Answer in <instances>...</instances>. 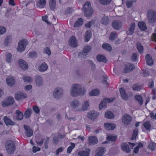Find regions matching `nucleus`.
I'll return each mask as SVG.
<instances>
[{
    "instance_id": "1",
    "label": "nucleus",
    "mask_w": 156,
    "mask_h": 156,
    "mask_svg": "<svg viewBox=\"0 0 156 156\" xmlns=\"http://www.w3.org/2000/svg\"><path fill=\"white\" fill-rule=\"evenodd\" d=\"M86 93V90L79 84L75 83L73 84L70 90V95L74 98L79 96H83Z\"/></svg>"
},
{
    "instance_id": "2",
    "label": "nucleus",
    "mask_w": 156,
    "mask_h": 156,
    "mask_svg": "<svg viewBox=\"0 0 156 156\" xmlns=\"http://www.w3.org/2000/svg\"><path fill=\"white\" fill-rule=\"evenodd\" d=\"M82 9L84 16L87 17H90L94 13L90 3L89 2H87L85 3Z\"/></svg>"
},
{
    "instance_id": "3",
    "label": "nucleus",
    "mask_w": 156,
    "mask_h": 156,
    "mask_svg": "<svg viewBox=\"0 0 156 156\" xmlns=\"http://www.w3.org/2000/svg\"><path fill=\"white\" fill-rule=\"evenodd\" d=\"M64 94L63 89L61 87H57L55 88L53 92V96L54 98L59 99L62 98Z\"/></svg>"
},
{
    "instance_id": "4",
    "label": "nucleus",
    "mask_w": 156,
    "mask_h": 156,
    "mask_svg": "<svg viewBox=\"0 0 156 156\" xmlns=\"http://www.w3.org/2000/svg\"><path fill=\"white\" fill-rule=\"evenodd\" d=\"M148 19L149 22L153 23L156 22V12L152 10H149L147 11Z\"/></svg>"
},
{
    "instance_id": "5",
    "label": "nucleus",
    "mask_w": 156,
    "mask_h": 156,
    "mask_svg": "<svg viewBox=\"0 0 156 156\" xmlns=\"http://www.w3.org/2000/svg\"><path fill=\"white\" fill-rule=\"evenodd\" d=\"M28 42L27 40L23 39L20 41L18 43V46L17 49L18 51L22 52L24 51Z\"/></svg>"
},
{
    "instance_id": "6",
    "label": "nucleus",
    "mask_w": 156,
    "mask_h": 156,
    "mask_svg": "<svg viewBox=\"0 0 156 156\" xmlns=\"http://www.w3.org/2000/svg\"><path fill=\"white\" fill-rule=\"evenodd\" d=\"M6 149L7 152L10 154H12L16 149V147L13 141L9 140L6 143Z\"/></svg>"
},
{
    "instance_id": "7",
    "label": "nucleus",
    "mask_w": 156,
    "mask_h": 156,
    "mask_svg": "<svg viewBox=\"0 0 156 156\" xmlns=\"http://www.w3.org/2000/svg\"><path fill=\"white\" fill-rule=\"evenodd\" d=\"M70 106L76 111H81V110L79 108L80 106V103L77 99H75L73 100L70 103Z\"/></svg>"
},
{
    "instance_id": "8",
    "label": "nucleus",
    "mask_w": 156,
    "mask_h": 156,
    "mask_svg": "<svg viewBox=\"0 0 156 156\" xmlns=\"http://www.w3.org/2000/svg\"><path fill=\"white\" fill-rule=\"evenodd\" d=\"M135 68L134 65L129 63L125 64V67L123 70V72L125 73H129L133 71Z\"/></svg>"
},
{
    "instance_id": "9",
    "label": "nucleus",
    "mask_w": 156,
    "mask_h": 156,
    "mask_svg": "<svg viewBox=\"0 0 156 156\" xmlns=\"http://www.w3.org/2000/svg\"><path fill=\"white\" fill-rule=\"evenodd\" d=\"M113 28L117 30H119L121 29L122 26V22L119 20H114L112 23Z\"/></svg>"
},
{
    "instance_id": "10",
    "label": "nucleus",
    "mask_w": 156,
    "mask_h": 156,
    "mask_svg": "<svg viewBox=\"0 0 156 156\" xmlns=\"http://www.w3.org/2000/svg\"><path fill=\"white\" fill-rule=\"evenodd\" d=\"M132 120L131 117L127 114H125L122 117V122L126 125L129 124Z\"/></svg>"
},
{
    "instance_id": "11",
    "label": "nucleus",
    "mask_w": 156,
    "mask_h": 156,
    "mask_svg": "<svg viewBox=\"0 0 156 156\" xmlns=\"http://www.w3.org/2000/svg\"><path fill=\"white\" fill-rule=\"evenodd\" d=\"M14 102L13 98L12 97H9L2 102V106L3 107H7L13 104Z\"/></svg>"
},
{
    "instance_id": "12",
    "label": "nucleus",
    "mask_w": 156,
    "mask_h": 156,
    "mask_svg": "<svg viewBox=\"0 0 156 156\" xmlns=\"http://www.w3.org/2000/svg\"><path fill=\"white\" fill-rule=\"evenodd\" d=\"M105 151L106 149L105 147H99L96 150L95 156H103L105 154Z\"/></svg>"
},
{
    "instance_id": "13",
    "label": "nucleus",
    "mask_w": 156,
    "mask_h": 156,
    "mask_svg": "<svg viewBox=\"0 0 156 156\" xmlns=\"http://www.w3.org/2000/svg\"><path fill=\"white\" fill-rule=\"evenodd\" d=\"M69 44L72 47L75 48L77 46V40L74 36H72L70 37L69 41Z\"/></svg>"
},
{
    "instance_id": "14",
    "label": "nucleus",
    "mask_w": 156,
    "mask_h": 156,
    "mask_svg": "<svg viewBox=\"0 0 156 156\" xmlns=\"http://www.w3.org/2000/svg\"><path fill=\"white\" fill-rule=\"evenodd\" d=\"M35 80L36 84L37 86H41L43 85V81L42 77L39 75H37L35 76Z\"/></svg>"
},
{
    "instance_id": "15",
    "label": "nucleus",
    "mask_w": 156,
    "mask_h": 156,
    "mask_svg": "<svg viewBox=\"0 0 156 156\" xmlns=\"http://www.w3.org/2000/svg\"><path fill=\"white\" fill-rule=\"evenodd\" d=\"M15 98L17 100H20L26 98L27 96L25 93L18 92L15 94Z\"/></svg>"
},
{
    "instance_id": "16",
    "label": "nucleus",
    "mask_w": 156,
    "mask_h": 156,
    "mask_svg": "<svg viewBox=\"0 0 156 156\" xmlns=\"http://www.w3.org/2000/svg\"><path fill=\"white\" fill-rule=\"evenodd\" d=\"M98 113L96 112L92 111L89 112L87 115V117L92 120H94L98 116Z\"/></svg>"
},
{
    "instance_id": "17",
    "label": "nucleus",
    "mask_w": 156,
    "mask_h": 156,
    "mask_svg": "<svg viewBox=\"0 0 156 156\" xmlns=\"http://www.w3.org/2000/svg\"><path fill=\"white\" fill-rule=\"evenodd\" d=\"M48 68L47 64L45 62H43L38 67L37 70L41 73H43L46 71Z\"/></svg>"
},
{
    "instance_id": "18",
    "label": "nucleus",
    "mask_w": 156,
    "mask_h": 156,
    "mask_svg": "<svg viewBox=\"0 0 156 156\" xmlns=\"http://www.w3.org/2000/svg\"><path fill=\"white\" fill-rule=\"evenodd\" d=\"M135 23H132L130 24L128 30L126 32V34L127 35H131L133 34L135 29Z\"/></svg>"
},
{
    "instance_id": "19",
    "label": "nucleus",
    "mask_w": 156,
    "mask_h": 156,
    "mask_svg": "<svg viewBox=\"0 0 156 156\" xmlns=\"http://www.w3.org/2000/svg\"><path fill=\"white\" fill-rule=\"evenodd\" d=\"M119 91L122 99L125 101L127 100L128 97L126 92L124 88L123 87L119 89Z\"/></svg>"
},
{
    "instance_id": "20",
    "label": "nucleus",
    "mask_w": 156,
    "mask_h": 156,
    "mask_svg": "<svg viewBox=\"0 0 156 156\" xmlns=\"http://www.w3.org/2000/svg\"><path fill=\"white\" fill-rule=\"evenodd\" d=\"M24 128L26 131L25 133L27 136L30 137L33 135V131L29 126L26 125H24Z\"/></svg>"
},
{
    "instance_id": "21",
    "label": "nucleus",
    "mask_w": 156,
    "mask_h": 156,
    "mask_svg": "<svg viewBox=\"0 0 156 156\" xmlns=\"http://www.w3.org/2000/svg\"><path fill=\"white\" fill-rule=\"evenodd\" d=\"M3 120L7 126L14 125L15 124V122L12 121L9 117L6 116L4 117Z\"/></svg>"
},
{
    "instance_id": "22",
    "label": "nucleus",
    "mask_w": 156,
    "mask_h": 156,
    "mask_svg": "<svg viewBox=\"0 0 156 156\" xmlns=\"http://www.w3.org/2000/svg\"><path fill=\"white\" fill-rule=\"evenodd\" d=\"M89 142L90 145H94L97 144L98 141L97 138L95 136H92L89 137Z\"/></svg>"
},
{
    "instance_id": "23",
    "label": "nucleus",
    "mask_w": 156,
    "mask_h": 156,
    "mask_svg": "<svg viewBox=\"0 0 156 156\" xmlns=\"http://www.w3.org/2000/svg\"><path fill=\"white\" fill-rule=\"evenodd\" d=\"M6 81L8 85L10 86H12L14 85L15 82V80L13 76L8 77Z\"/></svg>"
},
{
    "instance_id": "24",
    "label": "nucleus",
    "mask_w": 156,
    "mask_h": 156,
    "mask_svg": "<svg viewBox=\"0 0 156 156\" xmlns=\"http://www.w3.org/2000/svg\"><path fill=\"white\" fill-rule=\"evenodd\" d=\"M145 58L147 65L151 66L153 65L154 61L152 59V57L149 54L146 55Z\"/></svg>"
},
{
    "instance_id": "25",
    "label": "nucleus",
    "mask_w": 156,
    "mask_h": 156,
    "mask_svg": "<svg viewBox=\"0 0 156 156\" xmlns=\"http://www.w3.org/2000/svg\"><path fill=\"white\" fill-rule=\"evenodd\" d=\"M121 148L122 151H125L127 153H129L131 151L129 145L125 143H123L122 144Z\"/></svg>"
},
{
    "instance_id": "26",
    "label": "nucleus",
    "mask_w": 156,
    "mask_h": 156,
    "mask_svg": "<svg viewBox=\"0 0 156 156\" xmlns=\"http://www.w3.org/2000/svg\"><path fill=\"white\" fill-rule=\"evenodd\" d=\"M104 126L105 128L109 130H113L114 129L116 126V125L115 124L109 123H105Z\"/></svg>"
},
{
    "instance_id": "27",
    "label": "nucleus",
    "mask_w": 156,
    "mask_h": 156,
    "mask_svg": "<svg viewBox=\"0 0 156 156\" xmlns=\"http://www.w3.org/2000/svg\"><path fill=\"white\" fill-rule=\"evenodd\" d=\"M19 64L20 67L23 69H26L28 68V65L26 62L22 59L19 60Z\"/></svg>"
},
{
    "instance_id": "28",
    "label": "nucleus",
    "mask_w": 156,
    "mask_h": 156,
    "mask_svg": "<svg viewBox=\"0 0 156 156\" xmlns=\"http://www.w3.org/2000/svg\"><path fill=\"white\" fill-rule=\"evenodd\" d=\"M117 136L115 135L108 134L107 137V139L108 141L112 142L116 141Z\"/></svg>"
},
{
    "instance_id": "29",
    "label": "nucleus",
    "mask_w": 156,
    "mask_h": 156,
    "mask_svg": "<svg viewBox=\"0 0 156 156\" xmlns=\"http://www.w3.org/2000/svg\"><path fill=\"white\" fill-rule=\"evenodd\" d=\"M109 21V19L108 17L104 16L102 18L100 22L102 24L106 26L108 25Z\"/></svg>"
},
{
    "instance_id": "30",
    "label": "nucleus",
    "mask_w": 156,
    "mask_h": 156,
    "mask_svg": "<svg viewBox=\"0 0 156 156\" xmlns=\"http://www.w3.org/2000/svg\"><path fill=\"white\" fill-rule=\"evenodd\" d=\"M97 59L98 61L103 62L105 63H106L107 62L105 57L101 55H98L97 57Z\"/></svg>"
},
{
    "instance_id": "31",
    "label": "nucleus",
    "mask_w": 156,
    "mask_h": 156,
    "mask_svg": "<svg viewBox=\"0 0 156 156\" xmlns=\"http://www.w3.org/2000/svg\"><path fill=\"white\" fill-rule=\"evenodd\" d=\"M37 6L39 8H43L45 6L46 2L45 0H39L36 3Z\"/></svg>"
},
{
    "instance_id": "32",
    "label": "nucleus",
    "mask_w": 156,
    "mask_h": 156,
    "mask_svg": "<svg viewBox=\"0 0 156 156\" xmlns=\"http://www.w3.org/2000/svg\"><path fill=\"white\" fill-rule=\"evenodd\" d=\"M89 105V103L88 101H84L82 105V108H80L81 111H85L87 110L88 107Z\"/></svg>"
},
{
    "instance_id": "33",
    "label": "nucleus",
    "mask_w": 156,
    "mask_h": 156,
    "mask_svg": "<svg viewBox=\"0 0 156 156\" xmlns=\"http://www.w3.org/2000/svg\"><path fill=\"white\" fill-rule=\"evenodd\" d=\"M138 26L140 29L142 31H145L147 29L145 23L143 22H139L138 23Z\"/></svg>"
},
{
    "instance_id": "34",
    "label": "nucleus",
    "mask_w": 156,
    "mask_h": 156,
    "mask_svg": "<svg viewBox=\"0 0 156 156\" xmlns=\"http://www.w3.org/2000/svg\"><path fill=\"white\" fill-rule=\"evenodd\" d=\"M92 47L90 45L87 46L84 48L83 49L82 51V54L84 55L88 53L91 50Z\"/></svg>"
},
{
    "instance_id": "35",
    "label": "nucleus",
    "mask_w": 156,
    "mask_h": 156,
    "mask_svg": "<svg viewBox=\"0 0 156 156\" xmlns=\"http://www.w3.org/2000/svg\"><path fill=\"white\" fill-rule=\"evenodd\" d=\"M32 110L31 109H28L25 112L24 117L26 119H28L30 117Z\"/></svg>"
},
{
    "instance_id": "36",
    "label": "nucleus",
    "mask_w": 156,
    "mask_h": 156,
    "mask_svg": "<svg viewBox=\"0 0 156 156\" xmlns=\"http://www.w3.org/2000/svg\"><path fill=\"white\" fill-rule=\"evenodd\" d=\"M83 23V20L81 18H79L74 23V27H78L82 25Z\"/></svg>"
},
{
    "instance_id": "37",
    "label": "nucleus",
    "mask_w": 156,
    "mask_h": 156,
    "mask_svg": "<svg viewBox=\"0 0 156 156\" xmlns=\"http://www.w3.org/2000/svg\"><path fill=\"white\" fill-rule=\"evenodd\" d=\"M118 37L117 33L115 31L112 32L110 35L109 40H114Z\"/></svg>"
},
{
    "instance_id": "38",
    "label": "nucleus",
    "mask_w": 156,
    "mask_h": 156,
    "mask_svg": "<svg viewBox=\"0 0 156 156\" xmlns=\"http://www.w3.org/2000/svg\"><path fill=\"white\" fill-rule=\"evenodd\" d=\"M105 116L108 119H112L114 118L113 114L111 111L106 112L105 114Z\"/></svg>"
},
{
    "instance_id": "39",
    "label": "nucleus",
    "mask_w": 156,
    "mask_h": 156,
    "mask_svg": "<svg viewBox=\"0 0 156 156\" xmlns=\"http://www.w3.org/2000/svg\"><path fill=\"white\" fill-rule=\"evenodd\" d=\"M100 93L99 90L98 89H94L89 92V95L90 96H95L99 95Z\"/></svg>"
},
{
    "instance_id": "40",
    "label": "nucleus",
    "mask_w": 156,
    "mask_h": 156,
    "mask_svg": "<svg viewBox=\"0 0 156 156\" xmlns=\"http://www.w3.org/2000/svg\"><path fill=\"white\" fill-rule=\"evenodd\" d=\"M136 45V48L139 52L140 53H142L144 51V48L141 43L139 42H138L137 43Z\"/></svg>"
},
{
    "instance_id": "41",
    "label": "nucleus",
    "mask_w": 156,
    "mask_h": 156,
    "mask_svg": "<svg viewBox=\"0 0 156 156\" xmlns=\"http://www.w3.org/2000/svg\"><path fill=\"white\" fill-rule=\"evenodd\" d=\"M56 6L55 0H50L49 2V6L50 9L54 10L55 9Z\"/></svg>"
},
{
    "instance_id": "42",
    "label": "nucleus",
    "mask_w": 156,
    "mask_h": 156,
    "mask_svg": "<svg viewBox=\"0 0 156 156\" xmlns=\"http://www.w3.org/2000/svg\"><path fill=\"white\" fill-rule=\"evenodd\" d=\"M11 41L12 38L11 36L9 35L7 36L4 41V44L5 45L7 46Z\"/></svg>"
},
{
    "instance_id": "43",
    "label": "nucleus",
    "mask_w": 156,
    "mask_h": 156,
    "mask_svg": "<svg viewBox=\"0 0 156 156\" xmlns=\"http://www.w3.org/2000/svg\"><path fill=\"white\" fill-rule=\"evenodd\" d=\"M135 98L136 100L138 101L140 105H142L143 102V100L141 96L139 95H136L135 96Z\"/></svg>"
},
{
    "instance_id": "44",
    "label": "nucleus",
    "mask_w": 156,
    "mask_h": 156,
    "mask_svg": "<svg viewBox=\"0 0 156 156\" xmlns=\"http://www.w3.org/2000/svg\"><path fill=\"white\" fill-rule=\"evenodd\" d=\"M16 113L17 114V119L18 120H21L23 119V115L22 112L19 110H17L16 111Z\"/></svg>"
},
{
    "instance_id": "45",
    "label": "nucleus",
    "mask_w": 156,
    "mask_h": 156,
    "mask_svg": "<svg viewBox=\"0 0 156 156\" xmlns=\"http://www.w3.org/2000/svg\"><path fill=\"white\" fill-rule=\"evenodd\" d=\"M103 48L107 51H111L112 50L111 46L108 44H104L102 45Z\"/></svg>"
},
{
    "instance_id": "46",
    "label": "nucleus",
    "mask_w": 156,
    "mask_h": 156,
    "mask_svg": "<svg viewBox=\"0 0 156 156\" xmlns=\"http://www.w3.org/2000/svg\"><path fill=\"white\" fill-rule=\"evenodd\" d=\"M143 126L147 130H150L151 128V125L149 121L144 122Z\"/></svg>"
},
{
    "instance_id": "47",
    "label": "nucleus",
    "mask_w": 156,
    "mask_h": 156,
    "mask_svg": "<svg viewBox=\"0 0 156 156\" xmlns=\"http://www.w3.org/2000/svg\"><path fill=\"white\" fill-rule=\"evenodd\" d=\"M23 80L25 82L28 83H31L33 81L32 79L30 76H23Z\"/></svg>"
},
{
    "instance_id": "48",
    "label": "nucleus",
    "mask_w": 156,
    "mask_h": 156,
    "mask_svg": "<svg viewBox=\"0 0 156 156\" xmlns=\"http://www.w3.org/2000/svg\"><path fill=\"white\" fill-rule=\"evenodd\" d=\"M70 144L71 145L67 148V151L68 153H70L75 146V145L74 143L71 142V143Z\"/></svg>"
},
{
    "instance_id": "49",
    "label": "nucleus",
    "mask_w": 156,
    "mask_h": 156,
    "mask_svg": "<svg viewBox=\"0 0 156 156\" xmlns=\"http://www.w3.org/2000/svg\"><path fill=\"white\" fill-rule=\"evenodd\" d=\"M91 34L90 31H87L86 32L85 41L86 42L88 41L91 37Z\"/></svg>"
},
{
    "instance_id": "50",
    "label": "nucleus",
    "mask_w": 156,
    "mask_h": 156,
    "mask_svg": "<svg viewBox=\"0 0 156 156\" xmlns=\"http://www.w3.org/2000/svg\"><path fill=\"white\" fill-rule=\"evenodd\" d=\"M148 148L152 151H154L156 148V144L154 143H151L148 145Z\"/></svg>"
},
{
    "instance_id": "51",
    "label": "nucleus",
    "mask_w": 156,
    "mask_h": 156,
    "mask_svg": "<svg viewBox=\"0 0 156 156\" xmlns=\"http://www.w3.org/2000/svg\"><path fill=\"white\" fill-rule=\"evenodd\" d=\"M100 3L103 5H106L110 3L111 0H99Z\"/></svg>"
},
{
    "instance_id": "52",
    "label": "nucleus",
    "mask_w": 156,
    "mask_h": 156,
    "mask_svg": "<svg viewBox=\"0 0 156 156\" xmlns=\"http://www.w3.org/2000/svg\"><path fill=\"white\" fill-rule=\"evenodd\" d=\"M89 154L86 151H82L78 153V155L80 156H89Z\"/></svg>"
},
{
    "instance_id": "53",
    "label": "nucleus",
    "mask_w": 156,
    "mask_h": 156,
    "mask_svg": "<svg viewBox=\"0 0 156 156\" xmlns=\"http://www.w3.org/2000/svg\"><path fill=\"white\" fill-rule=\"evenodd\" d=\"M138 133V129H135L133 131V134L132 136L131 140H135L137 135Z\"/></svg>"
},
{
    "instance_id": "54",
    "label": "nucleus",
    "mask_w": 156,
    "mask_h": 156,
    "mask_svg": "<svg viewBox=\"0 0 156 156\" xmlns=\"http://www.w3.org/2000/svg\"><path fill=\"white\" fill-rule=\"evenodd\" d=\"M141 89V86L138 84H135L133 87V90L135 91L140 90Z\"/></svg>"
},
{
    "instance_id": "55",
    "label": "nucleus",
    "mask_w": 156,
    "mask_h": 156,
    "mask_svg": "<svg viewBox=\"0 0 156 156\" xmlns=\"http://www.w3.org/2000/svg\"><path fill=\"white\" fill-rule=\"evenodd\" d=\"M6 60L7 62L10 63L12 60V55L10 53H8L6 55Z\"/></svg>"
},
{
    "instance_id": "56",
    "label": "nucleus",
    "mask_w": 156,
    "mask_h": 156,
    "mask_svg": "<svg viewBox=\"0 0 156 156\" xmlns=\"http://www.w3.org/2000/svg\"><path fill=\"white\" fill-rule=\"evenodd\" d=\"M106 102L103 100V101L100 103L99 105V109L100 110H101L104 107H106Z\"/></svg>"
},
{
    "instance_id": "57",
    "label": "nucleus",
    "mask_w": 156,
    "mask_h": 156,
    "mask_svg": "<svg viewBox=\"0 0 156 156\" xmlns=\"http://www.w3.org/2000/svg\"><path fill=\"white\" fill-rule=\"evenodd\" d=\"M6 32V28L3 26H0V35L4 34Z\"/></svg>"
},
{
    "instance_id": "58",
    "label": "nucleus",
    "mask_w": 156,
    "mask_h": 156,
    "mask_svg": "<svg viewBox=\"0 0 156 156\" xmlns=\"http://www.w3.org/2000/svg\"><path fill=\"white\" fill-rule=\"evenodd\" d=\"M33 108L34 112L36 114H38L39 113L40 110L37 106H34L33 107Z\"/></svg>"
},
{
    "instance_id": "59",
    "label": "nucleus",
    "mask_w": 156,
    "mask_h": 156,
    "mask_svg": "<svg viewBox=\"0 0 156 156\" xmlns=\"http://www.w3.org/2000/svg\"><path fill=\"white\" fill-rule=\"evenodd\" d=\"M114 98H105L103 100L107 103H109L115 100Z\"/></svg>"
},
{
    "instance_id": "60",
    "label": "nucleus",
    "mask_w": 156,
    "mask_h": 156,
    "mask_svg": "<svg viewBox=\"0 0 156 156\" xmlns=\"http://www.w3.org/2000/svg\"><path fill=\"white\" fill-rule=\"evenodd\" d=\"M103 78L104 79L102 81V83L105 84V85H107L108 84V83L107 81L105 80L108 79V77L106 75H104L103 76Z\"/></svg>"
},
{
    "instance_id": "61",
    "label": "nucleus",
    "mask_w": 156,
    "mask_h": 156,
    "mask_svg": "<svg viewBox=\"0 0 156 156\" xmlns=\"http://www.w3.org/2000/svg\"><path fill=\"white\" fill-rule=\"evenodd\" d=\"M40 148L38 147L33 146L32 148L33 152L34 153H36L37 152L39 151L40 150Z\"/></svg>"
},
{
    "instance_id": "62",
    "label": "nucleus",
    "mask_w": 156,
    "mask_h": 156,
    "mask_svg": "<svg viewBox=\"0 0 156 156\" xmlns=\"http://www.w3.org/2000/svg\"><path fill=\"white\" fill-rule=\"evenodd\" d=\"M73 9L71 8L67 7L65 11V13L69 14L71 13L73 11Z\"/></svg>"
},
{
    "instance_id": "63",
    "label": "nucleus",
    "mask_w": 156,
    "mask_h": 156,
    "mask_svg": "<svg viewBox=\"0 0 156 156\" xmlns=\"http://www.w3.org/2000/svg\"><path fill=\"white\" fill-rule=\"evenodd\" d=\"M44 53H45L46 54H47L48 55H50L51 54L50 50L49 48L48 47H47L44 49Z\"/></svg>"
},
{
    "instance_id": "64",
    "label": "nucleus",
    "mask_w": 156,
    "mask_h": 156,
    "mask_svg": "<svg viewBox=\"0 0 156 156\" xmlns=\"http://www.w3.org/2000/svg\"><path fill=\"white\" fill-rule=\"evenodd\" d=\"M126 4L127 7L128 8H130L132 5V3L130 1H126Z\"/></svg>"
}]
</instances>
